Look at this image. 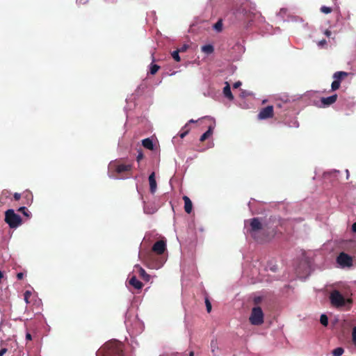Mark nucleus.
<instances>
[{"label":"nucleus","mask_w":356,"mask_h":356,"mask_svg":"<svg viewBox=\"0 0 356 356\" xmlns=\"http://www.w3.org/2000/svg\"><path fill=\"white\" fill-rule=\"evenodd\" d=\"M250 228L248 232L251 236L257 242L262 243L266 241L268 235L266 234L269 229L267 224H263L259 218L249 220Z\"/></svg>","instance_id":"1"},{"label":"nucleus","mask_w":356,"mask_h":356,"mask_svg":"<svg viewBox=\"0 0 356 356\" xmlns=\"http://www.w3.org/2000/svg\"><path fill=\"white\" fill-rule=\"evenodd\" d=\"M330 300L332 305L336 308H342L348 304V309H350V305L353 302L352 299H346L343 295L337 290H334L330 293Z\"/></svg>","instance_id":"2"},{"label":"nucleus","mask_w":356,"mask_h":356,"mask_svg":"<svg viewBox=\"0 0 356 356\" xmlns=\"http://www.w3.org/2000/svg\"><path fill=\"white\" fill-rule=\"evenodd\" d=\"M110 169H113V171L119 176L125 175L127 177L131 175V172L133 170V163H122L120 161L114 163H111L109 165ZM122 178L123 177H121Z\"/></svg>","instance_id":"3"},{"label":"nucleus","mask_w":356,"mask_h":356,"mask_svg":"<svg viewBox=\"0 0 356 356\" xmlns=\"http://www.w3.org/2000/svg\"><path fill=\"white\" fill-rule=\"evenodd\" d=\"M4 220L11 229H15L22 224V219L20 216L15 213L12 209H8L5 212Z\"/></svg>","instance_id":"4"},{"label":"nucleus","mask_w":356,"mask_h":356,"mask_svg":"<svg viewBox=\"0 0 356 356\" xmlns=\"http://www.w3.org/2000/svg\"><path fill=\"white\" fill-rule=\"evenodd\" d=\"M264 312L260 307H254L252 309L249 318L250 323L253 325H260L264 323Z\"/></svg>","instance_id":"5"},{"label":"nucleus","mask_w":356,"mask_h":356,"mask_svg":"<svg viewBox=\"0 0 356 356\" xmlns=\"http://www.w3.org/2000/svg\"><path fill=\"white\" fill-rule=\"evenodd\" d=\"M108 347L107 356H124L123 350L120 344L115 342H111L106 344Z\"/></svg>","instance_id":"6"},{"label":"nucleus","mask_w":356,"mask_h":356,"mask_svg":"<svg viewBox=\"0 0 356 356\" xmlns=\"http://www.w3.org/2000/svg\"><path fill=\"white\" fill-rule=\"evenodd\" d=\"M337 262L342 268H350L353 266V257L343 252L337 256Z\"/></svg>","instance_id":"7"},{"label":"nucleus","mask_w":356,"mask_h":356,"mask_svg":"<svg viewBox=\"0 0 356 356\" xmlns=\"http://www.w3.org/2000/svg\"><path fill=\"white\" fill-rule=\"evenodd\" d=\"M274 115V110L273 106H267L261 109L258 114V119L266 120L273 118Z\"/></svg>","instance_id":"8"},{"label":"nucleus","mask_w":356,"mask_h":356,"mask_svg":"<svg viewBox=\"0 0 356 356\" xmlns=\"http://www.w3.org/2000/svg\"><path fill=\"white\" fill-rule=\"evenodd\" d=\"M152 250L158 255H161L166 250V243L164 241L159 240L153 245Z\"/></svg>","instance_id":"9"},{"label":"nucleus","mask_w":356,"mask_h":356,"mask_svg":"<svg viewBox=\"0 0 356 356\" xmlns=\"http://www.w3.org/2000/svg\"><path fill=\"white\" fill-rule=\"evenodd\" d=\"M337 97V95L334 94L327 97H322L321 102L324 106H328L336 102Z\"/></svg>","instance_id":"10"},{"label":"nucleus","mask_w":356,"mask_h":356,"mask_svg":"<svg viewBox=\"0 0 356 356\" xmlns=\"http://www.w3.org/2000/svg\"><path fill=\"white\" fill-rule=\"evenodd\" d=\"M149 191L154 194L156 191V181L155 179V173L153 172L149 176Z\"/></svg>","instance_id":"11"},{"label":"nucleus","mask_w":356,"mask_h":356,"mask_svg":"<svg viewBox=\"0 0 356 356\" xmlns=\"http://www.w3.org/2000/svg\"><path fill=\"white\" fill-rule=\"evenodd\" d=\"M135 269L138 270L139 276L145 281L148 282L150 279V275L138 264L135 265Z\"/></svg>","instance_id":"12"},{"label":"nucleus","mask_w":356,"mask_h":356,"mask_svg":"<svg viewBox=\"0 0 356 356\" xmlns=\"http://www.w3.org/2000/svg\"><path fill=\"white\" fill-rule=\"evenodd\" d=\"M129 284L136 289H141L143 284L139 281L135 275H133L129 280Z\"/></svg>","instance_id":"13"},{"label":"nucleus","mask_w":356,"mask_h":356,"mask_svg":"<svg viewBox=\"0 0 356 356\" xmlns=\"http://www.w3.org/2000/svg\"><path fill=\"white\" fill-rule=\"evenodd\" d=\"M184 201V210L187 213H191L193 209V204L191 200L188 196L183 197Z\"/></svg>","instance_id":"14"},{"label":"nucleus","mask_w":356,"mask_h":356,"mask_svg":"<svg viewBox=\"0 0 356 356\" xmlns=\"http://www.w3.org/2000/svg\"><path fill=\"white\" fill-rule=\"evenodd\" d=\"M213 129H214V126L210 125L209 127L208 130L201 136L200 140L201 142H204L205 140L209 138L213 134Z\"/></svg>","instance_id":"15"},{"label":"nucleus","mask_w":356,"mask_h":356,"mask_svg":"<svg viewBox=\"0 0 356 356\" xmlns=\"http://www.w3.org/2000/svg\"><path fill=\"white\" fill-rule=\"evenodd\" d=\"M225 84L226 86L223 88V94L225 97L229 99V100H233L234 96L231 92L230 86L227 82H226Z\"/></svg>","instance_id":"16"},{"label":"nucleus","mask_w":356,"mask_h":356,"mask_svg":"<svg viewBox=\"0 0 356 356\" xmlns=\"http://www.w3.org/2000/svg\"><path fill=\"white\" fill-rule=\"evenodd\" d=\"M164 263V260L162 258H159L156 261H152L148 264V266L151 268L158 269L160 268Z\"/></svg>","instance_id":"17"},{"label":"nucleus","mask_w":356,"mask_h":356,"mask_svg":"<svg viewBox=\"0 0 356 356\" xmlns=\"http://www.w3.org/2000/svg\"><path fill=\"white\" fill-rule=\"evenodd\" d=\"M348 76V72H342V71H339V72H336L334 74H333V79H334V80H338L340 83H341V81L347 77Z\"/></svg>","instance_id":"18"},{"label":"nucleus","mask_w":356,"mask_h":356,"mask_svg":"<svg viewBox=\"0 0 356 356\" xmlns=\"http://www.w3.org/2000/svg\"><path fill=\"white\" fill-rule=\"evenodd\" d=\"M142 145L144 147H145L147 149L153 150L154 149V145L152 140L147 138L145 139H143L142 140Z\"/></svg>","instance_id":"19"},{"label":"nucleus","mask_w":356,"mask_h":356,"mask_svg":"<svg viewBox=\"0 0 356 356\" xmlns=\"http://www.w3.org/2000/svg\"><path fill=\"white\" fill-rule=\"evenodd\" d=\"M213 51L214 48L211 44H206L202 47V51L207 54H211Z\"/></svg>","instance_id":"20"},{"label":"nucleus","mask_w":356,"mask_h":356,"mask_svg":"<svg viewBox=\"0 0 356 356\" xmlns=\"http://www.w3.org/2000/svg\"><path fill=\"white\" fill-rule=\"evenodd\" d=\"M190 131V128L188 127V124H186L180 131L179 135L181 138H184Z\"/></svg>","instance_id":"21"},{"label":"nucleus","mask_w":356,"mask_h":356,"mask_svg":"<svg viewBox=\"0 0 356 356\" xmlns=\"http://www.w3.org/2000/svg\"><path fill=\"white\" fill-rule=\"evenodd\" d=\"M18 211L23 213L27 218H29L31 216V213L29 211V210L25 207H19L18 209Z\"/></svg>","instance_id":"22"},{"label":"nucleus","mask_w":356,"mask_h":356,"mask_svg":"<svg viewBox=\"0 0 356 356\" xmlns=\"http://www.w3.org/2000/svg\"><path fill=\"white\" fill-rule=\"evenodd\" d=\"M344 352V350L341 348H337L332 351L333 356H341Z\"/></svg>","instance_id":"23"},{"label":"nucleus","mask_w":356,"mask_h":356,"mask_svg":"<svg viewBox=\"0 0 356 356\" xmlns=\"http://www.w3.org/2000/svg\"><path fill=\"white\" fill-rule=\"evenodd\" d=\"M23 196L27 200L26 204H29L30 203L32 202L33 197H32L31 193H30L29 192H26V193H23Z\"/></svg>","instance_id":"24"},{"label":"nucleus","mask_w":356,"mask_h":356,"mask_svg":"<svg viewBox=\"0 0 356 356\" xmlns=\"http://www.w3.org/2000/svg\"><path fill=\"white\" fill-rule=\"evenodd\" d=\"M320 322L323 325L327 326L328 325L327 316L325 314H322L320 318Z\"/></svg>","instance_id":"25"},{"label":"nucleus","mask_w":356,"mask_h":356,"mask_svg":"<svg viewBox=\"0 0 356 356\" xmlns=\"http://www.w3.org/2000/svg\"><path fill=\"white\" fill-rule=\"evenodd\" d=\"M341 83L338 80H334L331 85V88L332 91H335L338 90L340 87Z\"/></svg>","instance_id":"26"},{"label":"nucleus","mask_w":356,"mask_h":356,"mask_svg":"<svg viewBox=\"0 0 356 356\" xmlns=\"http://www.w3.org/2000/svg\"><path fill=\"white\" fill-rule=\"evenodd\" d=\"M160 67L158 65L152 64L150 66V74H155L158 70H159Z\"/></svg>","instance_id":"27"},{"label":"nucleus","mask_w":356,"mask_h":356,"mask_svg":"<svg viewBox=\"0 0 356 356\" xmlns=\"http://www.w3.org/2000/svg\"><path fill=\"white\" fill-rule=\"evenodd\" d=\"M213 28L217 31H221L222 29V23L221 20L218 21L214 25Z\"/></svg>","instance_id":"28"},{"label":"nucleus","mask_w":356,"mask_h":356,"mask_svg":"<svg viewBox=\"0 0 356 356\" xmlns=\"http://www.w3.org/2000/svg\"><path fill=\"white\" fill-rule=\"evenodd\" d=\"M179 50H176V51H174L172 53V57L173 58V59L177 62L180 61V57H179Z\"/></svg>","instance_id":"29"},{"label":"nucleus","mask_w":356,"mask_h":356,"mask_svg":"<svg viewBox=\"0 0 356 356\" xmlns=\"http://www.w3.org/2000/svg\"><path fill=\"white\" fill-rule=\"evenodd\" d=\"M332 8L330 7H327L325 6H323L321 8V11L325 14H329L332 12Z\"/></svg>","instance_id":"30"},{"label":"nucleus","mask_w":356,"mask_h":356,"mask_svg":"<svg viewBox=\"0 0 356 356\" xmlns=\"http://www.w3.org/2000/svg\"><path fill=\"white\" fill-rule=\"evenodd\" d=\"M205 305H206L207 312L210 313L211 311L212 307H211V303L210 302L209 300L207 298H205Z\"/></svg>","instance_id":"31"},{"label":"nucleus","mask_w":356,"mask_h":356,"mask_svg":"<svg viewBox=\"0 0 356 356\" xmlns=\"http://www.w3.org/2000/svg\"><path fill=\"white\" fill-rule=\"evenodd\" d=\"M261 301H262L261 296L255 297L253 300L254 304L256 305H258L259 304H260Z\"/></svg>","instance_id":"32"},{"label":"nucleus","mask_w":356,"mask_h":356,"mask_svg":"<svg viewBox=\"0 0 356 356\" xmlns=\"http://www.w3.org/2000/svg\"><path fill=\"white\" fill-rule=\"evenodd\" d=\"M352 337L353 343L356 345V327L353 329Z\"/></svg>","instance_id":"33"},{"label":"nucleus","mask_w":356,"mask_h":356,"mask_svg":"<svg viewBox=\"0 0 356 356\" xmlns=\"http://www.w3.org/2000/svg\"><path fill=\"white\" fill-rule=\"evenodd\" d=\"M143 157H144V155H143V152H139L138 154V156L136 157V161L138 162H140L143 159Z\"/></svg>","instance_id":"34"},{"label":"nucleus","mask_w":356,"mask_h":356,"mask_svg":"<svg viewBox=\"0 0 356 356\" xmlns=\"http://www.w3.org/2000/svg\"><path fill=\"white\" fill-rule=\"evenodd\" d=\"M21 197H22V195L20 193H15L14 195H13V197H14V200L15 201L19 200Z\"/></svg>","instance_id":"35"},{"label":"nucleus","mask_w":356,"mask_h":356,"mask_svg":"<svg viewBox=\"0 0 356 356\" xmlns=\"http://www.w3.org/2000/svg\"><path fill=\"white\" fill-rule=\"evenodd\" d=\"M31 296V293L29 291H26L24 293V300L26 302H29V298Z\"/></svg>","instance_id":"36"},{"label":"nucleus","mask_w":356,"mask_h":356,"mask_svg":"<svg viewBox=\"0 0 356 356\" xmlns=\"http://www.w3.org/2000/svg\"><path fill=\"white\" fill-rule=\"evenodd\" d=\"M241 84H242L241 82L240 81H238L234 83L233 87H234V88H238L241 86Z\"/></svg>","instance_id":"37"},{"label":"nucleus","mask_w":356,"mask_h":356,"mask_svg":"<svg viewBox=\"0 0 356 356\" xmlns=\"http://www.w3.org/2000/svg\"><path fill=\"white\" fill-rule=\"evenodd\" d=\"M17 277L18 280H22L24 277V273H18L17 274Z\"/></svg>","instance_id":"38"},{"label":"nucleus","mask_w":356,"mask_h":356,"mask_svg":"<svg viewBox=\"0 0 356 356\" xmlns=\"http://www.w3.org/2000/svg\"><path fill=\"white\" fill-rule=\"evenodd\" d=\"M26 340H29V341L32 340V336H31V333L27 332V333L26 334Z\"/></svg>","instance_id":"39"},{"label":"nucleus","mask_w":356,"mask_h":356,"mask_svg":"<svg viewBox=\"0 0 356 356\" xmlns=\"http://www.w3.org/2000/svg\"><path fill=\"white\" fill-rule=\"evenodd\" d=\"M6 352V348H2L1 350H0V356H3Z\"/></svg>","instance_id":"40"},{"label":"nucleus","mask_w":356,"mask_h":356,"mask_svg":"<svg viewBox=\"0 0 356 356\" xmlns=\"http://www.w3.org/2000/svg\"><path fill=\"white\" fill-rule=\"evenodd\" d=\"M186 48H187V47L186 45H184L181 48L179 49L178 50H179V52H183L186 50Z\"/></svg>","instance_id":"41"},{"label":"nucleus","mask_w":356,"mask_h":356,"mask_svg":"<svg viewBox=\"0 0 356 356\" xmlns=\"http://www.w3.org/2000/svg\"><path fill=\"white\" fill-rule=\"evenodd\" d=\"M352 230L353 232H356V222L353 224Z\"/></svg>","instance_id":"42"},{"label":"nucleus","mask_w":356,"mask_h":356,"mask_svg":"<svg viewBox=\"0 0 356 356\" xmlns=\"http://www.w3.org/2000/svg\"><path fill=\"white\" fill-rule=\"evenodd\" d=\"M326 43L325 40H323L321 42H319V45H323Z\"/></svg>","instance_id":"43"},{"label":"nucleus","mask_w":356,"mask_h":356,"mask_svg":"<svg viewBox=\"0 0 356 356\" xmlns=\"http://www.w3.org/2000/svg\"><path fill=\"white\" fill-rule=\"evenodd\" d=\"M195 122H196V121H195V120H190L188 121V123H195Z\"/></svg>","instance_id":"44"},{"label":"nucleus","mask_w":356,"mask_h":356,"mask_svg":"<svg viewBox=\"0 0 356 356\" xmlns=\"http://www.w3.org/2000/svg\"><path fill=\"white\" fill-rule=\"evenodd\" d=\"M325 34H326L327 35H330V32L329 31H326Z\"/></svg>","instance_id":"45"},{"label":"nucleus","mask_w":356,"mask_h":356,"mask_svg":"<svg viewBox=\"0 0 356 356\" xmlns=\"http://www.w3.org/2000/svg\"><path fill=\"white\" fill-rule=\"evenodd\" d=\"M189 356H194L193 352H191L190 354H189Z\"/></svg>","instance_id":"46"},{"label":"nucleus","mask_w":356,"mask_h":356,"mask_svg":"<svg viewBox=\"0 0 356 356\" xmlns=\"http://www.w3.org/2000/svg\"><path fill=\"white\" fill-rule=\"evenodd\" d=\"M149 259H152V255L149 256Z\"/></svg>","instance_id":"47"}]
</instances>
